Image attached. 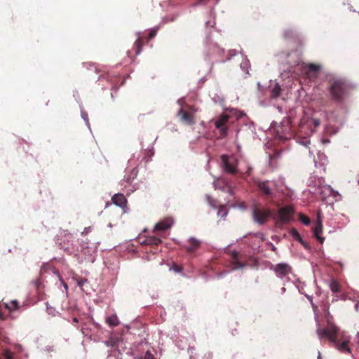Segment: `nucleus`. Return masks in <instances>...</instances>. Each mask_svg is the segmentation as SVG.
<instances>
[{
  "label": "nucleus",
  "mask_w": 359,
  "mask_h": 359,
  "mask_svg": "<svg viewBox=\"0 0 359 359\" xmlns=\"http://www.w3.org/2000/svg\"><path fill=\"white\" fill-rule=\"evenodd\" d=\"M317 334L322 339L327 337L329 339L331 346L335 347L341 353H351L348 346V339H344L339 335V328L333 324H329L326 328H318Z\"/></svg>",
  "instance_id": "obj_1"
},
{
  "label": "nucleus",
  "mask_w": 359,
  "mask_h": 359,
  "mask_svg": "<svg viewBox=\"0 0 359 359\" xmlns=\"http://www.w3.org/2000/svg\"><path fill=\"white\" fill-rule=\"evenodd\" d=\"M351 86L342 78H334L329 81L328 90L332 100L341 103L348 96Z\"/></svg>",
  "instance_id": "obj_2"
},
{
  "label": "nucleus",
  "mask_w": 359,
  "mask_h": 359,
  "mask_svg": "<svg viewBox=\"0 0 359 359\" xmlns=\"http://www.w3.org/2000/svg\"><path fill=\"white\" fill-rule=\"evenodd\" d=\"M294 210L292 206L285 205L278 210L276 217L273 219H276L275 226L277 228L282 229L283 225L288 224L293 219Z\"/></svg>",
  "instance_id": "obj_3"
},
{
  "label": "nucleus",
  "mask_w": 359,
  "mask_h": 359,
  "mask_svg": "<svg viewBox=\"0 0 359 359\" xmlns=\"http://www.w3.org/2000/svg\"><path fill=\"white\" fill-rule=\"evenodd\" d=\"M252 215L255 222L259 225H264L272 216V211L269 208L256 205L252 208Z\"/></svg>",
  "instance_id": "obj_4"
},
{
  "label": "nucleus",
  "mask_w": 359,
  "mask_h": 359,
  "mask_svg": "<svg viewBox=\"0 0 359 359\" xmlns=\"http://www.w3.org/2000/svg\"><path fill=\"white\" fill-rule=\"evenodd\" d=\"M231 116L226 114L222 113L218 116L215 119L212 120L214 123L215 128L219 130V138L223 139L227 136L229 121Z\"/></svg>",
  "instance_id": "obj_5"
},
{
  "label": "nucleus",
  "mask_w": 359,
  "mask_h": 359,
  "mask_svg": "<svg viewBox=\"0 0 359 359\" xmlns=\"http://www.w3.org/2000/svg\"><path fill=\"white\" fill-rule=\"evenodd\" d=\"M221 160L222 168L226 172L233 175L237 173L236 160L234 158L223 154L221 156Z\"/></svg>",
  "instance_id": "obj_6"
},
{
  "label": "nucleus",
  "mask_w": 359,
  "mask_h": 359,
  "mask_svg": "<svg viewBox=\"0 0 359 359\" xmlns=\"http://www.w3.org/2000/svg\"><path fill=\"white\" fill-rule=\"evenodd\" d=\"M180 121L186 125L193 126L196 123V116L189 113L187 110L181 108L177 112Z\"/></svg>",
  "instance_id": "obj_7"
},
{
  "label": "nucleus",
  "mask_w": 359,
  "mask_h": 359,
  "mask_svg": "<svg viewBox=\"0 0 359 359\" xmlns=\"http://www.w3.org/2000/svg\"><path fill=\"white\" fill-rule=\"evenodd\" d=\"M273 271L277 276L283 278L292 272V268L286 263H280L274 266Z\"/></svg>",
  "instance_id": "obj_8"
},
{
  "label": "nucleus",
  "mask_w": 359,
  "mask_h": 359,
  "mask_svg": "<svg viewBox=\"0 0 359 359\" xmlns=\"http://www.w3.org/2000/svg\"><path fill=\"white\" fill-rule=\"evenodd\" d=\"M257 187L261 193L266 198L273 197V193L270 186L269 181L259 182L257 183Z\"/></svg>",
  "instance_id": "obj_9"
},
{
  "label": "nucleus",
  "mask_w": 359,
  "mask_h": 359,
  "mask_svg": "<svg viewBox=\"0 0 359 359\" xmlns=\"http://www.w3.org/2000/svg\"><path fill=\"white\" fill-rule=\"evenodd\" d=\"M231 264L233 269H238L244 267L246 264L241 261V257L238 252H230Z\"/></svg>",
  "instance_id": "obj_10"
},
{
  "label": "nucleus",
  "mask_w": 359,
  "mask_h": 359,
  "mask_svg": "<svg viewBox=\"0 0 359 359\" xmlns=\"http://www.w3.org/2000/svg\"><path fill=\"white\" fill-rule=\"evenodd\" d=\"M173 224V220L172 218L168 217L165 218L163 220L159 221L154 226V231H164L170 228H171Z\"/></svg>",
  "instance_id": "obj_11"
},
{
  "label": "nucleus",
  "mask_w": 359,
  "mask_h": 359,
  "mask_svg": "<svg viewBox=\"0 0 359 359\" xmlns=\"http://www.w3.org/2000/svg\"><path fill=\"white\" fill-rule=\"evenodd\" d=\"M320 68L321 67L319 65L310 63L306 65L305 73L310 79H316L318 76Z\"/></svg>",
  "instance_id": "obj_12"
},
{
  "label": "nucleus",
  "mask_w": 359,
  "mask_h": 359,
  "mask_svg": "<svg viewBox=\"0 0 359 359\" xmlns=\"http://www.w3.org/2000/svg\"><path fill=\"white\" fill-rule=\"evenodd\" d=\"M323 233V223L320 219V215L318 216L315 226L313 228V235L318 240V241L322 244L325 240L323 237L320 236V234Z\"/></svg>",
  "instance_id": "obj_13"
},
{
  "label": "nucleus",
  "mask_w": 359,
  "mask_h": 359,
  "mask_svg": "<svg viewBox=\"0 0 359 359\" xmlns=\"http://www.w3.org/2000/svg\"><path fill=\"white\" fill-rule=\"evenodd\" d=\"M189 245L184 246V249L189 253L194 252L201 245V241L195 238H190Z\"/></svg>",
  "instance_id": "obj_14"
},
{
  "label": "nucleus",
  "mask_w": 359,
  "mask_h": 359,
  "mask_svg": "<svg viewBox=\"0 0 359 359\" xmlns=\"http://www.w3.org/2000/svg\"><path fill=\"white\" fill-rule=\"evenodd\" d=\"M111 201L115 205L121 208L125 207L127 203L126 197L121 194H115L112 197Z\"/></svg>",
  "instance_id": "obj_15"
},
{
  "label": "nucleus",
  "mask_w": 359,
  "mask_h": 359,
  "mask_svg": "<svg viewBox=\"0 0 359 359\" xmlns=\"http://www.w3.org/2000/svg\"><path fill=\"white\" fill-rule=\"evenodd\" d=\"M161 239L155 236H147L145 239L142 241L143 244L147 245H158L161 243Z\"/></svg>",
  "instance_id": "obj_16"
},
{
  "label": "nucleus",
  "mask_w": 359,
  "mask_h": 359,
  "mask_svg": "<svg viewBox=\"0 0 359 359\" xmlns=\"http://www.w3.org/2000/svg\"><path fill=\"white\" fill-rule=\"evenodd\" d=\"M291 56H294L295 57V60L294 61H288V64L290 67H294L295 66H297L301 63V55L298 52L295 51L294 53L287 54L288 57Z\"/></svg>",
  "instance_id": "obj_17"
},
{
  "label": "nucleus",
  "mask_w": 359,
  "mask_h": 359,
  "mask_svg": "<svg viewBox=\"0 0 359 359\" xmlns=\"http://www.w3.org/2000/svg\"><path fill=\"white\" fill-rule=\"evenodd\" d=\"M330 289L333 293H340L341 287L339 283L334 278L331 279L330 283Z\"/></svg>",
  "instance_id": "obj_18"
},
{
  "label": "nucleus",
  "mask_w": 359,
  "mask_h": 359,
  "mask_svg": "<svg viewBox=\"0 0 359 359\" xmlns=\"http://www.w3.org/2000/svg\"><path fill=\"white\" fill-rule=\"evenodd\" d=\"M107 323L111 327H116L119 325V320L116 315H111L107 318Z\"/></svg>",
  "instance_id": "obj_19"
},
{
  "label": "nucleus",
  "mask_w": 359,
  "mask_h": 359,
  "mask_svg": "<svg viewBox=\"0 0 359 359\" xmlns=\"http://www.w3.org/2000/svg\"><path fill=\"white\" fill-rule=\"evenodd\" d=\"M281 93V88L278 83H276L274 87L271 90V97L272 98H277L280 96Z\"/></svg>",
  "instance_id": "obj_20"
},
{
  "label": "nucleus",
  "mask_w": 359,
  "mask_h": 359,
  "mask_svg": "<svg viewBox=\"0 0 359 359\" xmlns=\"http://www.w3.org/2000/svg\"><path fill=\"white\" fill-rule=\"evenodd\" d=\"M142 41L140 38H138L135 43H134V48L135 49V54L138 55L142 51Z\"/></svg>",
  "instance_id": "obj_21"
},
{
  "label": "nucleus",
  "mask_w": 359,
  "mask_h": 359,
  "mask_svg": "<svg viewBox=\"0 0 359 359\" xmlns=\"http://www.w3.org/2000/svg\"><path fill=\"white\" fill-rule=\"evenodd\" d=\"M6 307L10 311H14L19 307V304L17 300H13L10 303L6 304Z\"/></svg>",
  "instance_id": "obj_22"
},
{
  "label": "nucleus",
  "mask_w": 359,
  "mask_h": 359,
  "mask_svg": "<svg viewBox=\"0 0 359 359\" xmlns=\"http://www.w3.org/2000/svg\"><path fill=\"white\" fill-rule=\"evenodd\" d=\"M291 236L297 241H299L300 243H303V241L301 238V236L299 233L295 229H292L290 231Z\"/></svg>",
  "instance_id": "obj_23"
},
{
  "label": "nucleus",
  "mask_w": 359,
  "mask_h": 359,
  "mask_svg": "<svg viewBox=\"0 0 359 359\" xmlns=\"http://www.w3.org/2000/svg\"><path fill=\"white\" fill-rule=\"evenodd\" d=\"M299 220L302 224L306 226L309 225L311 223L309 217L302 213L299 214Z\"/></svg>",
  "instance_id": "obj_24"
},
{
  "label": "nucleus",
  "mask_w": 359,
  "mask_h": 359,
  "mask_svg": "<svg viewBox=\"0 0 359 359\" xmlns=\"http://www.w3.org/2000/svg\"><path fill=\"white\" fill-rule=\"evenodd\" d=\"M217 214L219 216H221V217H225L227 215L228 212L224 205H220Z\"/></svg>",
  "instance_id": "obj_25"
},
{
  "label": "nucleus",
  "mask_w": 359,
  "mask_h": 359,
  "mask_svg": "<svg viewBox=\"0 0 359 359\" xmlns=\"http://www.w3.org/2000/svg\"><path fill=\"white\" fill-rule=\"evenodd\" d=\"M206 199H207L208 203L212 207H213L214 208H217V206L218 205V203H217V201L215 199L212 198L210 196H206Z\"/></svg>",
  "instance_id": "obj_26"
},
{
  "label": "nucleus",
  "mask_w": 359,
  "mask_h": 359,
  "mask_svg": "<svg viewBox=\"0 0 359 359\" xmlns=\"http://www.w3.org/2000/svg\"><path fill=\"white\" fill-rule=\"evenodd\" d=\"M189 113H191L193 115L195 116L196 113L198 111V108L196 107L195 106H191V105H187L186 107Z\"/></svg>",
  "instance_id": "obj_27"
},
{
  "label": "nucleus",
  "mask_w": 359,
  "mask_h": 359,
  "mask_svg": "<svg viewBox=\"0 0 359 359\" xmlns=\"http://www.w3.org/2000/svg\"><path fill=\"white\" fill-rule=\"evenodd\" d=\"M3 354H4L5 359H13V353L10 350H8V349L4 350Z\"/></svg>",
  "instance_id": "obj_28"
},
{
  "label": "nucleus",
  "mask_w": 359,
  "mask_h": 359,
  "mask_svg": "<svg viewBox=\"0 0 359 359\" xmlns=\"http://www.w3.org/2000/svg\"><path fill=\"white\" fill-rule=\"evenodd\" d=\"M156 35V31L155 29H152L149 32L148 38L149 39L154 38Z\"/></svg>",
  "instance_id": "obj_29"
},
{
  "label": "nucleus",
  "mask_w": 359,
  "mask_h": 359,
  "mask_svg": "<svg viewBox=\"0 0 359 359\" xmlns=\"http://www.w3.org/2000/svg\"><path fill=\"white\" fill-rule=\"evenodd\" d=\"M237 53V51L236 50H231L229 52V57L227 60H230L231 57L235 56Z\"/></svg>",
  "instance_id": "obj_30"
},
{
  "label": "nucleus",
  "mask_w": 359,
  "mask_h": 359,
  "mask_svg": "<svg viewBox=\"0 0 359 359\" xmlns=\"http://www.w3.org/2000/svg\"><path fill=\"white\" fill-rule=\"evenodd\" d=\"M77 282H78V285H79L80 287H82V286H83V285H84V284H85L86 283H87V280H86V279H85V278H81V279L78 280V281H77Z\"/></svg>",
  "instance_id": "obj_31"
},
{
  "label": "nucleus",
  "mask_w": 359,
  "mask_h": 359,
  "mask_svg": "<svg viewBox=\"0 0 359 359\" xmlns=\"http://www.w3.org/2000/svg\"><path fill=\"white\" fill-rule=\"evenodd\" d=\"M145 359H153V355L147 352L146 354Z\"/></svg>",
  "instance_id": "obj_32"
},
{
  "label": "nucleus",
  "mask_w": 359,
  "mask_h": 359,
  "mask_svg": "<svg viewBox=\"0 0 359 359\" xmlns=\"http://www.w3.org/2000/svg\"><path fill=\"white\" fill-rule=\"evenodd\" d=\"M337 297H339L341 299H343V300L346 299V295L344 294H341L340 295H337Z\"/></svg>",
  "instance_id": "obj_33"
},
{
  "label": "nucleus",
  "mask_w": 359,
  "mask_h": 359,
  "mask_svg": "<svg viewBox=\"0 0 359 359\" xmlns=\"http://www.w3.org/2000/svg\"><path fill=\"white\" fill-rule=\"evenodd\" d=\"M313 122L316 127H318L320 125V121L318 119H315Z\"/></svg>",
  "instance_id": "obj_34"
},
{
  "label": "nucleus",
  "mask_w": 359,
  "mask_h": 359,
  "mask_svg": "<svg viewBox=\"0 0 359 359\" xmlns=\"http://www.w3.org/2000/svg\"><path fill=\"white\" fill-rule=\"evenodd\" d=\"M208 0H198V3L201 4H205Z\"/></svg>",
  "instance_id": "obj_35"
},
{
  "label": "nucleus",
  "mask_w": 359,
  "mask_h": 359,
  "mask_svg": "<svg viewBox=\"0 0 359 359\" xmlns=\"http://www.w3.org/2000/svg\"><path fill=\"white\" fill-rule=\"evenodd\" d=\"M302 143L303 144L306 145V143H309V142L307 140H305V141H304Z\"/></svg>",
  "instance_id": "obj_36"
},
{
  "label": "nucleus",
  "mask_w": 359,
  "mask_h": 359,
  "mask_svg": "<svg viewBox=\"0 0 359 359\" xmlns=\"http://www.w3.org/2000/svg\"><path fill=\"white\" fill-rule=\"evenodd\" d=\"M318 359H323L320 352L318 353Z\"/></svg>",
  "instance_id": "obj_37"
},
{
  "label": "nucleus",
  "mask_w": 359,
  "mask_h": 359,
  "mask_svg": "<svg viewBox=\"0 0 359 359\" xmlns=\"http://www.w3.org/2000/svg\"><path fill=\"white\" fill-rule=\"evenodd\" d=\"M358 306H359L358 304H356L355 306L356 311L358 310Z\"/></svg>",
  "instance_id": "obj_38"
},
{
  "label": "nucleus",
  "mask_w": 359,
  "mask_h": 359,
  "mask_svg": "<svg viewBox=\"0 0 359 359\" xmlns=\"http://www.w3.org/2000/svg\"><path fill=\"white\" fill-rule=\"evenodd\" d=\"M73 321L75 322V323H77L78 322V320L76 318H73Z\"/></svg>",
  "instance_id": "obj_39"
},
{
  "label": "nucleus",
  "mask_w": 359,
  "mask_h": 359,
  "mask_svg": "<svg viewBox=\"0 0 359 359\" xmlns=\"http://www.w3.org/2000/svg\"><path fill=\"white\" fill-rule=\"evenodd\" d=\"M276 250V247L274 245H272V250L275 251Z\"/></svg>",
  "instance_id": "obj_40"
}]
</instances>
